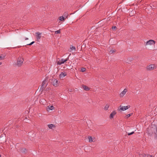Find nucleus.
<instances>
[{"instance_id":"nucleus-1","label":"nucleus","mask_w":157,"mask_h":157,"mask_svg":"<svg viewBox=\"0 0 157 157\" xmlns=\"http://www.w3.org/2000/svg\"><path fill=\"white\" fill-rule=\"evenodd\" d=\"M24 60L22 57H19L17 60V65L19 67H21L23 64Z\"/></svg>"},{"instance_id":"nucleus-2","label":"nucleus","mask_w":157,"mask_h":157,"mask_svg":"<svg viewBox=\"0 0 157 157\" xmlns=\"http://www.w3.org/2000/svg\"><path fill=\"white\" fill-rule=\"evenodd\" d=\"M156 65L154 64H151L147 66V69L149 71H152L156 68Z\"/></svg>"},{"instance_id":"nucleus-3","label":"nucleus","mask_w":157,"mask_h":157,"mask_svg":"<svg viewBox=\"0 0 157 157\" xmlns=\"http://www.w3.org/2000/svg\"><path fill=\"white\" fill-rule=\"evenodd\" d=\"M47 85L48 82L47 80H44L42 82L40 89L42 91L46 87Z\"/></svg>"},{"instance_id":"nucleus-4","label":"nucleus","mask_w":157,"mask_h":157,"mask_svg":"<svg viewBox=\"0 0 157 157\" xmlns=\"http://www.w3.org/2000/svg\"><path fill=\"white\" fill-rule=\"evenodd\" d=\"M155 42L154 40H149L147 41L145 44V46L148 45H154L155 44Z\"/></svg>"},{"instance_id":"nucleus-5","label":"nucleus","mask_w":157,"mask_h":157,"mask_svg":"<svg viewBox=\"0 0 157 157\" xmlns=\"http://www.w3.org/2000/svg\"><path fill=\"white\" fill-rule=\"evenodd\" d=\"M52 83L56 87L58 86V81L55 78H53L52 80Z\"/></svg>"},{"instance_id":"nucleus-6","label":"nucleus","mask_w":157,"mask_h":157,"mask_svg":"<svg viewBox=\"0 0 157 157\" xmlns=\"http://www.w3.org/2000/svg\"><path fill=\"white\" fill-rule=\"evenodd\" d=\"M36 40L37 41H39L41 38V33H40L39 32H37L36 33Z\"/></svg>"},{"instance_id":"nucleus-7","label":"nucleus","mask_w":157,"mask_h":157,"mask_svg":"<svg viewBox=\"0 0 157 157\" xmlns=\"http://www.w3.org/2000/svg\"><path fill=\"white\" fill-rule=\"evenodd\" d=\"M120 109L122 111H124L128 109L130 107V106L128 105L126 106H122L121 105L120 106Z\"/></svg>"},{"instance_id":"nucleus-8","label":"nucleus","mask_w":157,"mask_h":157,"mask_svg":"<svg viewBox=\"0 0 157 157\" xmlns=\"http://www.w3.org/2000/svg\"><path fill=\"white\" fill-rule=\"evenodd\" d=\"M88 139L89 140V142L90 143H91L92 142H95V138L94 137H92L91 136H88Z\"/></svg>"},{"instance_id":"nucleus-9","label":"nucleus","mask_w":157,"mask_h":157,"mask_svg":"<svg viewBox=\"0 0 157 157\" xmlns=\"http://www.w3.org/2000/svg\"><path fill=\"white\" fill-rule=\"evenodd\" d=\"M128 90L127 89H125L120 94V97H123L127 92Z\"/></svg>"},{"instance_id":"nucleus-10","label":"nucleus","mask_w":157,"mask_h":157,"mask_svg":"<svg viewBox=\"0 0 157 157\" xmlns=\"http://www.w3.org/2000/svg\"><path fill=\"white\" fill-rule=\"evenodd\" d=\"M117 113L115 111H113L110 114L109 118L110 119L113 118L114 116Z\"/></svg>"},{"instance_id":"nucleus-11","label":"nucleus","mask_w":157,"mask_h":157,"mask_svg":"<svg viewBox=\"0 0 157 157\" xmlns=\"http://www.w3.org/2000/svg\"><path fill=\"white\" fill-rule=\"evenodd\" d=\"M67 75V73L65 71L62 72L59 75V77L60 78H63Z\"/></svg>"},{"instance_id":"nucleus-12","label":"nucleus","mask_w":157,"mask_h":157,"mask_svg":"<svg viewBox=\"0 0 157 157\" xmlns=\"http://www.w3.org/2000/svg\"><path fill=\"white\" fill-rule=\"evenodd\" d=\"M65 62V61H64V59H62L57 62V64L58 65H60L64 63Z\"/></svg>"},{"instance_id":"nucleus-13","label":"nucleus","mask_w":157,"mask_h":157,"mask_svg":"<svg viewBox=\"0 0 157 157\" xmlns=\"http://www.w3.org/2000/svg\"><path fill=\"white\" fill-rule=\"evenodd\" d=\"M55 109L53 105H51L50 106H48L47 108V109L48 111H49L50 110H52L54 109Z\"/></svg>"},{"instance_id":"nucleus-14","label":"nucleus","mask_w":157,"mask_h":157,"mask_svg":"<svg viewBox=\"0 0 157 157\" xmlns=\"http://www.w3.org/2000/svg\"><path fill=\"white\" fill-rule=\"evenodd\" d=\"M48 128L50 129H52L54 128L55 127V125L53 124H50L48 125Z\"/></svg>"},{"instance_id":"nucleus-15","label":"nucleus","mask_w":157,"mask_h":157,"mask_svg":"<svg viewBox=\"0 0 157 157\" xmlns=\"http://www.w3.org/2000/svg\"><path fill=\"white\" fill-rule=\"evenodd\" d=\"M109 104H106V105L104 107V109L105 110H107L108 109V108L109 107Z\"/></svg>"},{"instance_id":"nucleus-16","label":"nucleus","mask_w":157,"mask_h":157,"mask_svg":"<svg viewBox=\"0 0 157 157\" xmlns=\"http://www.w3.org/2000/svg\"><path fill=\"white\" fill-rule=\"evenodd\" d=\"M27 151V150L25 148H22L21 149V151L23 153H25Z\"/></svg>"},{"instance_id":"nucleus-17","label":"nucleus","mask_w":157,"mask_h":157,"mask_svg":"<svg viewBox=\"0 0 157 157\" xmlns=\"http://www.w3.org/2000/svg\"><path fill=\"white\" fill-rule=\"evenodd\" d=\"M83 87L84 89L86 90H90V88L86 86H83Z\"/></svg>"},{"instance_id":"nucleus-18","label":"nucleus","mask_w":157,"mask_h":157,"mask_svg":"<svg viewBox=\"0 0 157 157\" xmlns=\"http://www.w3.org/2000/svg\"><path fill=\"white\" fill-rule=\"evenodd\" d=\"M59 20L61 21H64L65 20V18L63 16L59 17Z\"/></svg>"},{"instance_id":"nucleus-19","label":"nucleus","mask_w":157,"mask_h":157,"mask_svg":"<svg viewBox=\"0 0 157 157\" xmlns=\"http://www.w3.org/2000/svg\"><path fill=\"white\" fill-rule=\"evenodd\" d=\"M70 49L72 51H75V47L72 45L70 46Z\"/></svg>"},{"instance_id":"nucleus-20","label":"nucleus","mask_w":157,"mask_h":157,"mask_svg":"<svg viewBox=\"0 0 157 157\" xmlns=\"http://www.w3.org/2000/svg\"><path fill=\"white\" fill-rule=\"evenodd\" d=\"M116 52V50L113 49H112L111 50H110V51H109V53L110 54H112V53L115 52Z\"/></svg>"},{"instance_id":"nucleus-21","label":"nucleus","mask_w":157,"mask_h":157,"mask_svg":"<svg viewBox=\"0 0 157 157\" xmlns=\"http://www.w3.org/2000/svg\"><path fill=\"white\" fill-rule=\"evenodd\" d=\"M5 56L3 55H2L0 56V60H3L5 57Z\"/></svg>"},{"instance_id":"nucleus-22","label":"nucleus","mask_w":157,"mask_h":157,"mask_svg":"<svg viewBox=\"0 0 157 157\" xmlns=\"http://www.w3.org/2000/svg\"><path fill=\"white\" fill-rule=\"evenodd\" d=\"M132 113L128 114L126 115L125 117V118L126 119H128V118L131 115H132Z\"/></svg>"},{"instance_id":"nucleus-23","label":"nucleus","mask_w":157,"mask_h":157,"mask_svg":"<svg viewBox=\"0 0 157 157\" xmlns=\"http://www.w3.org/2000/svg\"><path fill=\"white\" fill-rule=\"evenodd\" d=\"M60 29L59 30L55 31V34H59L60 33Z\"/></svg>"},{"instance_id":"nucleus-24","label":"nucleus","mask_w":157,"mask_h":157,"mask_svg":"<svg viewBox=\"0 0 157 157\" xmlns=\"http://www.w3.org/2000/svg\"><path fill=\"white\" fill-rule=\"evenodd\" d=\"M86 70V68H85L82 67L81 68V71L82 72H84Z\"/></svg>"},{"instance_id":"nucleus-25","label":"nucleus","mask_w":157,"mask_h":157,"mask_svg":"<svg viewBox=\"0 0 157 157\" xmlns=\"http://www.w3.org/2000/svg\"><path fill=\"white\" fill-rule=\"evenodd\" d=\"M134 133V132H131V133H128V135H131L132 134H133Z\"/></svg>"},{"instance_id":"nucleus-26","label":"nucleus","mask_w":157,"mask_h":157,"mask_svg":"<svg viewBox=\"0 0 157 157\" xmlns=\"http://www.w3.org/2000/svg\"><path fill=\"white\" fill-rule=\"evenodd\" d=\"M34 43V41H33V42H31L29 44H27V45H32V44H33Z\"/></svg>"},{"instance_id":"nucleus-27","label":"nucleus","mask_w":157,"mask_h":157,"mask_svg":"<svg viewBox=\"0 0 157 157\" xmlns=\"http://www.w3.org/2000/svg\"><path fill=\"white\" fill-rule=\"evenodd\" d=\"M148 155H146L145 154H142L143 157H147Z\"/></svg>"},{"instance_id":"nucleus-28","label":"nucleus","mask_w":157,"mask_h":157,"mask_svg":"<svg viewBox=\"0 0 157 157\" xmlns=\"http://www.w3.org/2000/svg\"><path fill=\"white\" fill-rule=\"evenodd\" d=\"M112 28L113 29H115L117 28V27L116 26H114L112 27Z\"/></svg>"},{"instance_id":"nucleus-29","label":"nucleus","mask_w":157,"mask_h":157,"mask_svg":"<svg viewBox=\"0 0 157 157\" xmlns=\"http://www.w3.org/2000/svg\"><path fill=\"white\" fill-rule=\"evenodd\" d=\"M68 59H69L68 57L66 59H64V61L66 62V61H67L68 60Z\"/></svg>"},{"instance_id":"nucleus-30","label":"nucleus","mask_w":157,"mask_h":157,"mask_svg":"<svg viewBox=\"0 0 157 157\" xmlns=\"http://www.w3.org/2000/svg\"><path fill=\"white\" fill-rule=\"evenodd\" d=\"M65 14H66V13H64V17H66V18H67V16H65Z\"/></svg>"},{"instance_id":"nucleus-31","label":"nucleus","mask_w":157,"mask_h":157,"mask_svg":"<svg viewBox=\"0 0 157 157\" xmlns=\"http://www.w3.org/2000/svg\"><path fill=\"white\" fill-rule=\"evenodd\" d=\"M25 40H28V38H25Z\"/></svg>"},{"instance_id":"nucleus-32","label":"nucleus","mask_w":157,"mask_h":157,"mask_svg":"<svg viewBox=\"0 0 157 157\" xmlns=\"http://www.w3.org/2000/svg\"><path fill=\"white\" fill-rule=\"evenodd\" d=\"M49 88H47V90H49Z\"/></svg>"}]
</instances>
